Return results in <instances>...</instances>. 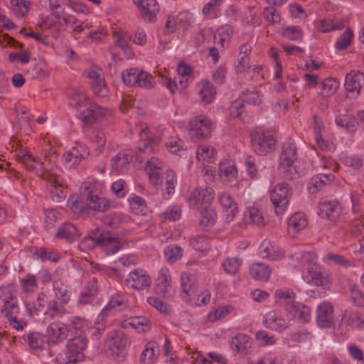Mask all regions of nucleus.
Segmentation results:
<instances>
[{
    "instance_id": "nucleus-1",
    "label": "nucleus",
    "mask_w": 364,
    "mask_h": 364,
    "mask_svg": "<svg viewBox=\"0 0 364 364\" xmlns=\"http://www.w3.org/2000/svg\"><path fill=\"white\" fill-rule=\"evenodd\" d=\"M81 245L92 247H101L108 255L115 254L122 247V242L114 232L99 228L85 237Z\"/></svg>"
},
{
    "instance_id": "nucleus-2",
    "label": "nucleus",
    "mask_w": 364,
    "mask_h": 364,
    "mask_svg": "<svg viewBox=\"0 0 364 364\" xmlns=\"http://www.w3.org/2000/svg\"><path fill=\"white\" fill-rule=\"evenodd\" d=\"M296 146L291 140L286 141L282 145V151L279 157V170L287 179H296L304 171L294 165L296 156Z\"/></svg>"
},
{
    "instance_id": "nucleus-3",
    "label": "nucleus",
    "mask_w": 364,
    "mask_h": 364,
    "mask_svg": "<svg viewBox=\"0 0 364 364\" xmlns=\"http://www.w3.org/2000/svg\"><path fill=\"white\" fill-rule=\"evenodd\" d=\"M87 341L82 336L70 339L67 343L66 350L59 353L55 360L58 364L77 363L84 358L83 351L87 347Z\"/></svg>"
},
{
    "instance_id": "nucleus-4",
    "label": "nucleus",
    "mask_w": 364,
    "mask_h": 364,
    "mask_svg": "<svg viewBox=\"0 0 364 364\" xmlns=\"http://www.w3.org/2000/svg\"><path fill=\"white\" fill-rule=\"evenodd\" d=\"M251 145L253 151L258 155H266L275 144L274 138L261 129H256L251 132Z\"/></svg>"
},
{
    "instance_id": "nucleus-5",
    "label": "nucleus",
    "mask_w": 364,
    "mask_h": 364,
    "mask_svg": "<svg viewBox=\"0 0 364 364\" xmlns=\"http://www.w3.org/2000/svg\"><path fill=\"white\" fill-rule=\"evenodd\" d=\"M291 196V189L287 183L277 184L271 192V200L274 205L277 215H282L289 204Z\"/></svg>"
},
{
    "instance_id": "nucleus-6",
    "label": "nucleus",
    "mask_w": 364,
    "mask_h": 364,
    "mask_svg": "<svg viewBox=\"0 0 364 364\" xmlns=\"http://www.w3.org/2000/svg\"><path fill=\"white\" fill-rule=\"evenodd\" d=\"M211 129L210 119L203 115L194 117L188 124L189 135L194 139H202L209 136Z\"/></svg>"
},
{
    "instance_id": "nucleus-7",
    "label": "nucleus",
    "mask_w": 364,
    "mask_h": 364,
    "mask_svg": "<svg viewBox=\"0 0 364 364\" xmlns=\"http://www.w3.org/2000/svg\"><path fill=\"white\" fill-rule=\"evenodd\" d=\"M316 255L312 252H304V259L301 262V266L306 267L308 272L311 275V280L317 286L325 284L326 279L322 276L320 267L316 263Z\"/></svg>"
},
{
    "instance_id": "nucleus-8",
    "label": "nucleus",
    "mask_w": 364,
    "mask_h": 364,
    "mask_svg": "<svg viewBox=\"0 0 364 364\" xmlns=\"http://www.w3.org/2000/svg\"><path fill=\"white\" fill-rule=\"evenodd\" d=\"M89 154V149L85 145L77 144L76 146L63 154L62 160L66 168H75Z\"/></svg>"
},
{
    "instance_id": "nucleus-9",
    "label": "nucleus",
    "mask_w": 364,
    "mask_h": 364,
    "mask_svg": "<svg viewBox=\"0 0 364 364\" xmlns=\"http://www.w3.org/2000/svg\"><path fill=\"white\" fill-rule=\"evenodd\" d=\"M125 282L128 287L137 291H142L151 286V279L144 269H136L129 273Z\"/></svg>"
},
{
    "instance_id": "nucleus-10",
    "label": "nucleus",
    "mask_w": 364,
    "mask_h": 364,
    "mask_svg": "<svg viewBox=\"0 0 364 364\" xmlns=\"http://www.w3.org/2000/svg\"><path fill=\"white\" fill-rule=\"evenodd\" d=\"M214 191L210 187L196 188L190 195L188 201L193 208H197L199 204L207 206L214 199Z\"/></svg>"
},
{
    "instance_id": "nucleus-11",
    "label": "nucleus",
    "mask_w": 364,
    "mask_h": 364,
    "mask_svg": "<svg viewBox=\"0 0 364 364\" xmlns=\"http://www.w3.org/2000/svg\"><path fill=\"white\" fill-rule=\"evenodd\" d=\"M46 180L49 184L51 200L55 203L63 201L66 196V193L62 178L57 175L48 174Z\"/></svg>"
},
{
    "instance_id": "nucleus-12",
    "label": "nucleus",
    "mask_w": 364,
    "mask_h": 364,
    "mask_svg": "<svg viewBox=\"0 0 364 364\" xmlns=\"http://www.w3.org/2000/svg\"><path fill=\"white\" fill-rule=\"evenodd\" d=\"M46 336L49 346L56 345L66 339L68 330L64 325L60 322L51 323L47 328Z\"/></svg>"
},
{
    "instance_id": "nucleus-13",
    "label": "nucleus",
    "mask_w": 364,
    "mask_h": 364,
    "mask_svg": "<svg viewBox=\"0 0 364 364\" xmlns=\"http://www.w3.org/2000/svg\"><path fill=\"white\" fill-rule=\"evenodd\" d=\"M109 348L113 353H115L119 357L126 347L129 344V338L122 331H114L109 334Z\"/></svg>"
},
{
    "instance_id": "nucleus-14",
    "label": "nucleus",
    "mask_w": 364,
    "mask_h": 364,
    "mask_svg": "<svg viewBox=\"0 0 364 364\" xmlns=\"http://www.w3.org/2000/svg\"><path fill=\"white\" fill-rule=\"evenodd\" d=\"M318 214L322 218L334 220L339 215L338 203L336 200H322L318 204Z\"/></svg>"
},
{
    "instance_id": "nucleus-15",
    "label": "nucleus",
    "mask_w": 364,
    "mask_h": 364,
    "mask_svg": "<svg viewBox=\"0 0 364 364\" xmlns=\"http://www.w3.org/2000/svg\"><path fill=\"white\" fill-rule=\"evenodd\" d=\"M286 311L300 322L306 323L310 320V309L304 304L288 301L286 304Z\"/></svg>"
},
{
    "instance_id": "nucleus-16",
    "label": "nucleus",
    "mask_w": 364,
    "mask_h": 364,
    "mask_svg": "<svg viewBox=\"0 0 364 364\" xmlns=\"http://www.w3.org/2000/svg\"><path fill=\"white\" fill-rule=\"evenodd\" d=\"M105 114L103 107L89 103L85 109L80 111L79 118L86 124H91Z\"/></svg>"
},
{
    "instance_id": "nucleus-17",
    "label": "nucleus",
    "mask_w": 364,
    "mask_h": 364,
    "mask_svg": "<svg viewBox=\"0 0 364 364\" xmlns=\"http://www.w3.org/2000/svg\"><path fill=\"white\" fill-rule=\"evenodd\" d=\"M333 306L328 302L321 304L316 311L318 325L323 328L329 327L333 321Z\"/></svg>"
},
{
    "instance_id": "nucleus-18",
    "label": "nucleus",
    "mask_w": 364,
    "mask_h": 364,
    "mask_svg": "<svg viewBox=\"0 0 364 364\" xmlns=\"http://www.w3.org/2000/svg\"><path fill=\"white\" fill-rule=\"evenodd\" d=\"M134 3L141 8V17L148 21H152L159 10L156 0H134Z\"/></svg>"
},
{
    "instance_id": "nucleus-19",
    "label": "nucleus",
    "mask_w": 364,
    "mask_h": 364,
    "mask_svg": "<svg viewBox=\"0 0 364 364\" xmlns=\"http://www.w3.org/2000/svg\"><path fill=\"white\" fill-rule=\"evenodd\" d=\"M171 276L168 270L166 268H162L156 281V293L162 296H169V291L171 288Z\"/></svg>"
},
{
    "instance_id": "nucleus-20",
    "label": "nucleus",
    "mask_w": 364,
    "mask_h": 364,
    "mask_svg": "<svg viewBox=\"0 0 364 364\" xmlns=\"http://www.w3.org/2000/svg\"><path fill=\"white\" fill-rule=\"evenodd\" d=\"M263 323L265 327L278 331L284 330L289 326V323L275 311L266 314Z\"/></svg>"
},
{
    "instance_id": "nucleus-21",
    "label": "nucleus",
    "mask_w": 364,
    "mask_h": 364,
    "mask_svg": "<svg viewBox=\"0 0 364 364\" xmlns=\"http://www.w3.org/2000/svg\"><path fill=\"white\" fill-rule=\"evenodd\" d=\"M364 82V75L360 72L351 71L348 73L345 79V88L347 92H355L359 95L360 88Z\"/></svg>"
},
{
    "instance_id": "nucleus-22",
    "label": "nucleus",
    "mask_w": 364,
    "mask_h": 364,
    "mask_svg": "<svg viewBox=\"0 0 364 364\" xmlns=\"http://www.w3.org/2000/svg\"><path fill=\"white\" fill-rule=\"evenodd\" d=\"M49 299L44 292H40L38 294L37 299L32 303H28L26 305L27 310L31 316L33 314H46L47 306Z\"/></svg>"
},
{
    "instance_id": "nucleus-23",
    "label": "nucleus",
    "mask_w": 364,
    "mask_h": 364,
    "mask_svg": "<svg viewBox=\"0 0 364 364\" xmlns=\"http://www.w3.org/2000/svg\"><path fill=\"white\" fill-rule=\"evenodd\" d=\"M80 236L78 230L71 223L62 224L55 234V237L65 239L70 242L77 240Z\"/></svg>"
},
{
    "instance_id": "nucleus-24",
    "label": "nucleus",
    "mask_w": 364,
    "mask_h": 364,
    "mask_svg": "<svg viewBox=\"0 0 364 364\" xmlns=\"http://www.w3.org/2000/svg\"><path fill=\"white\" fill-rule=\"evenodd\" d=\"M132 160V154L129 151H121L111 160V166L116 171L127 169Z\"/></svg>"
},
{
    "instance_id": "nucleus-25",
    "label": "nucleus",
    "mask_w": 364,
    "mask_h": 364,
    "mask_svg": "<svg viewBox=\"0 0 364 364\" xmlns=\"http://www.w3.org/2000/svg\"><path fill=\"white\" fill-rule=\"evenodd\" d=\"M307 221L305 215L301 213H296L289 218L288 220V232L294 237L296 233L306 227Z\"/></svg>"
},
{
    "instance_id": "nucleus-26",
    "label": "nucleus",
    "mask_w": 364,
    "mask_h": 364,
    "mask_svg": "<svg viewBox=\"0 0 364 364\" xmlns=\"http://www.w3.org/2000/svg\"><path fill=\"white\" fill-rule=\"evenodd\" d=\"M198 89L201 100L204 103L209 104L213 101L216 89L208 80H201L198 84Z\"/></svg>"
},
{
    "instance_id": "nucleus-27",
    "label": "nucleus",
    "mask_w": 364,
    "mask_h": 364,
    "mask_svg": "<svg viewBox=\"0 0 364 364\" xmlns=\"http://www.w3.org/2000/svg\"><path fill=\"white\" fill-rule=\"evenodd\" d=\"M86 199L90 202V208L94 210L106 211L111 207V202L105 198H100L92 191H88L86 195Z\"/></svg>"
},
{
    "instance_id": "nucleus-28",
    "label": "nucleus",
    "mask_w": 364,
    "mask_h": 364,
    "mask_svg": "<svg viewBox=\"0 0 364 364\" xmlns=\"http://www.w3.org/2000/svg\"><path fill=\"white\" fill-rule=\"evenodd\" d=\"M271 272L269 266L262 262L254 264L250 267V274L257 280L268 281Z\"/></svg>"
},
{
    "instance_id": "nucleus-29",
    "label": "nucleus",
    "mask_w": 364,
    "mask_h": 364,
    "mask_svg": "<svg viewBox=\"0 0 364 364\" xmlns=\"http://www.w3.org/2000/svg\"><path fill=\"white\" fill-rule=\"evenodd\" d=\"M344 323L352 328H364V314L359 311H350L343 315Z\"/></svg>"
},
{
    "instance_id": "nucleus-30",
    "label": "nucleus",
    "mask_w": 364,
    "mask_h": 364,
    "mask_svg": "<svg viewBox=\"0 0 364 364\" xmlns=\"http://www.w3.org/2000/svg\"><path fill=\"white\" fill-rule=\"evenodd\" d=\"M336 124L343 127L347 131L353 132L355 131L358 121L353 115L343 114L338 115L335 119Z\"/></svg>"
},
{
    "instance_id": "nucleus-31",
    "label": "nucleus",
    "mask_w": 364,
    "mask_h": 364,
    "mask_svg": "<svg viewBox=\"0 0 364 364\" xmlns=\"http://www.w3.org/2000/svg\"><path fill=\"white\" fill-rule=\"evenodd\" d=\"M157 348V343L154 341L148 342L142 353H141L140 357V363L141 364H153L156 359V355L155 353V349Z\"/></svg>"
},
{
    "instance_id": "nucleus-32",
    "label": "nucleus",
    "mask_w": 364,
    "mask_h": 364,
    "mask_svg": "<svg viewBox=\"0 0 364 364\" xmlns=\"http://www.w3.org/2000/svg\"><path fill=\"white\" fill-rule=\"evenodd\" d=\"M230 346L237 353H246L250 347V337L246 334L239 333L232 338Z\"/></svg>"
},
{
    "instance_id": "nucleus-33",
    "label": "nucleus",
    "mask_w": 364,
    "mask_h": 364,
    "mask_svg": "<svg viewBox=\"0 0 364 364\" xmlns=\"http://www.w3.org/2000/svg\"><path fill=\"white\" fill-rule=\"evenodd\" d=\"M334 179L333 174H318L313 176L310 180V185L312 187H309V191L311 193L317 191L319 188L323 186L330 183Z\"/></svg>"
},
{
    "instance_id": "nucleus-34",
    "label": "nucleus",
    "mask_w": 364,
    "mask_h": 364,
    "mask_svg": "<svg viewBox=\"0 0 364 364\" xmlns=\"http://www.w3.org/2000/svg\"><path fill=\"white\" fill-rule=\"evenodd\" d=\"M127 306V300L124 296L117 294L113 296L102 313L107 315L108 312L114 309L122 310Z\"/></svg>"
},
{
    "instance_id": "nucleus-35",
    "label": "nucleus",
    "mask_w": 364,
    "mask_h": 364,
    "mask_svg": "<svg viewBox=\"0 0 364 364\" xmlns=\"http://www.w3.org/2000/svg\"><path fill=\"white\" fill-rule=\"evenodd\" d=\"M219 168L221 172L222 177H223L225 180L232 181L237 178V168L231 161H225L220 162Z\"/></svg>"
},
{
    "instance_id": "nucleus-36",
    "label": "nucleus",
    "mask_w": 364,
    "mask_h": 364,
    "mask_svg": "<svg viewBox=\"0 0 364 364\" xmlns=\"http://www.w3.org/2000/svg\"><path fill=\"white\" fill-rule=\"evenodd\" d=\"M53 288L55 296L60 300L62 304H67L70 299V291L68 287L60 281H54Z\"/></svg>"
},
{
    "instance_id": "nucleus-37",
    "label": "nucleus",
    "mask_w": 364,
    "mask_h": 364,
    "mask_svg": "<svg viewBox=\"0 0 364 364\" xmlns=\"http://www.w3.org/2000/svg\"><path fill=\"white\" fill-rule=\"evenodd\" d=\"M22 339L28 343L33 349L39 350L43 348L44 339L43 336L37 332H29L22 336Z\"/></svg>"
},
{
    "instance_id": "nucleus-38",
    "label": "nucleus",
    "mask_w": 364,
    "mask_h": 364,
    "mask_svg": "<svg viewBox=\"0 0 364 364\" xmlns=\"http://www.w3.org/2000/svg\"><path fill=\"white\" fill-rule=\"evenodd\" d=\"M216 220V213L212 208L205 206L204 209L201 211L200 225L201 227L208 230L212 227Z\"/></svg>"
},
{
    "instance_id": "nucleus-39",
    "label": "nucleus",
    "mask_w": 364,
    "mask_h": 364,
    "mask_svg": "<svg viewBox=\"0 0 364 364\" xmlns=\"http://www.w3.org/2000/svg\"><path fill=\"white\" fill-rule=\"evenodd\" d=\"M220 203L227 209L226 219L232 220L235 215L237 208L231 196L226 193H223L220 197Z\"/></svg>"
},
{
    "instance_id": "nucleus-40",
    "label": "nucleus",
    "mask_w": 364,
    "mask_h": 364,
    "mask_svg": "<svg viewBox=\"0 0 364 364\" xmlns=\"http://www.w3.org/2000/svg\"><path fill=\"white\" fill-rule=\"evenodd\" d=\"M135 328L139 333H144L149 329V320L144 316L131 317L126 323Z\"/></svg>"
},
{
    "instance_id": "nucleus-41",
    "label": "nucleus",
    "mask_w": 364,
    "mask_h": 364,
    "mask_svg": "<svg viewBox=\"0 0 364 364\" xmlns=\"http://www.w3.org/2000/svg\"><path fill=\"white\" fill-rule=\"evenodd\" d=\"M245 215L247 220L250 221L258 226H264L266 224L262 212L257 208H249L245 212Z\"/></svg>"
},
{
    "instance_id": "nucleus-42",
    "label": "nucleus",
    "mask_w": 364,
    "mask_h": 364,
    "mask_svg": "<svg viewBox=\"0 0 364 364\" xmlns=\"http://www.w3.org/2000/svg\"><path fill=\"white\" fill-rule=\"evenodd\" d=\"M195 279L191 274H186L181 277V289L184 296H189L196 291Z\"/></svg>"
},
{
    "instance_id": "nucleus-43",
    "label": "nucleus",
    "mask_w": 364,
    "mask_h": 364,
    "mask_svg": "<svg viewBox=\"0 0 364 364\" xmlns=\"http://www.w3.org/2000/svg\"><path fill=\"white\" fill-rule=\"evenodd\" d=\"M282 36L289 41H299L302 38L303 31L300 26H289L283 28Z\"/></svg>"
},
{
    "instance_id": "nucleus-44",
    "label": "nucleus",
    "mask_w": 364,
    "mask_h": 364,
    "mask_svg": "<svg viewBox=\"0 0 364 364\" xmlns=\"http://www.w3.org/2000/svg\"><path fill=\"white\" fill-rule=\"evenodd\" d=\"M137 75V82L136 83L135 87L144 88H152L154 87L155 82L153 77L149 73L144 70H139Z\"/></svg>"
},
{
    "instance_id": "nucleus-45",
    "label": "nucleus",
    "mask_w": 364,
    "mask_h": 364,
    "mask_svg": "<svg viewBox=\"0 0 364 364\" xmlns=\"http://www.w3.org/2000/svg\"><path fill=\"white\" fill-rule=\"evenodd\" d=\"M91 141L92 143L96 144L95 152L96 154H100L106 143V138L104 132L101 129H95L92 132Z\"/></svg>"
},
{
    "instance_id": "nucleus-46",
    "label": "nucleus",
    "mask_w": 364,
    "mask_h": 364,
    "mask_svg": "<svg viewBox=\"0 0 364 364\" xmlns=\"http://www.w3.org/2000/svg\"><path fill=\"white\" fill-rule=\"evenodd\" d=\"M182 255L183 250L179 246L177 245H170L164 250L165 258L171 264L176 262L182 257Z\"/></svg>"
},
{
    "instance_id": "nucleus-47",
    "label": "nucleus",
    "mask_w": 364,
    "mask_h": 364,
    "mask_svg": "<svg viewBox=\"0 0 364 364\" xmlns=\"http://www.w3.org/2000/svg\"><path fill=\"white\" fill-rule=\"evenodd\" d=\"M97 291V288L94 282H89L85 291L82 292L79 302L82 304H89Z\"/></svg>"
},
{
    "instance_id": "nucleus-48",
    "label": "nucleus",
    "mask_w": 364,
    "mask_h": 364,
    "mask_svg": "<svg viewBox=\"0 0 364 364\" xmlns=\"http://www.w3.org/2000/svg\"><path fill=\"white\" fill-rule=\"evenodd\" d=\"M215 151L213 149L202 145L198 148L196 152V158L199 161H208L209 163L212 162L213 159H214Z\"/></svg>"
},
{
    "instance_id": "nucleus-49",
    "label": "nucleus",
    "mask_w": 364,
    "mask_h": 364,
    "mask_svg": "<svg viewBox=\"0 0 364 364\" xmlns=\"http://www.w3.org/2000/svg\"><path fill=\"white\" fill-rule=\"evenodd\" d=\"M65 312V309L62 304H59L56 300H49L45 315L54 318L62 316Z\"/></svg>"
},
{
    "instance_id": "nucleus-50",
    "label": "nucleus",
    "mask_w": 364,
    "mask_h": 364,
    "mask_svg": "<svg viewBox=\"0 0 364 364\" xmlns=\"http://www.w3.org/2000/svg\"><path fill=\"white\" fill-rule=\"evenodd\" d=\"M353 38V33L348 28L343 34L338 38L335 47L338 50L346 49L350 44Z\"/></svg>"
},
{
    "instance_id": "nucleus-51",
    "label": "nucleus",
    "mask_w": 364,
    "mask_h": 364,
    "mask_svg": "<svg viewBox=\"0 0 364 364\" xmlns=\"http://www.w3.org/2000/svg\"><path fill=\"white\" fill-rule=\"evenodd\" d=\"M141 139L144 140V144L143 146H139V151L141 152L144 153H151L153 151L152 144H156L157 142L156 139H154L152 136L149 135V133L146 129H142L141 131Z\"/></svg>"
},
{
    "instance_id": "nucleus-52",
    "label": "nucleus",
    "mask_w": 364,
    "mask_h": 364,
    "mask_svg": "<svg viewBox=\"0 0 364 364\" xmlns=\"http://www.w3.org/2000/svg\"><path fill=\"white\" fill-rule=\"evenodd\" d=\"M176 181V175L174 171L169 170L166 172V189L163 193L164 198H168L174 192V183Z\"/></svg>"
},
{
    "instance_id": "nucleus-53",
    "label": "nucleus",
    "mask_w": 364,
    "mask_h": 364,
    "mask_svg": "<svg viewBox=\"0 0 364 364\" xmlns=\"http://www.w3.org/2000/svg\"><path fill=\"white\" fill-rule=\"evenodd\" d=\"M139 69L138 68H129L124 70L122 73V79L124 84L135 87L136 83L137 82V74Z\"/></svg>"
},
{
    "instance_id": "nucleus-54",
    "label": "nucleus",
    "mask_w": 364,
    "mask_h": 364,
    "mask_svg": "<svg viewBox=\"0 0 364 364\" xmlns=\"http://www.w3.org/2000/svg\"><path fill=\"white\" fill-rule=\"evenodd\" d=\"M147 302L149 305L154 307L161 313H164L165 314H170L171 313V308L168 304L164 303L161 299L155 297V296H149L147 298Z\"/></svg>"
},
{
    "instance_id": "nucleus-55",
    "label": "nucleus",
    "mask_w": 364,
    "mask_h": 364,
    "mask_svg": "<svg viewBox=\"0 0 364 364\" xmlns=\"http://www.w3.org/2000/svg\"><path fill=\"white\" fill-rule=\"evenodd\" d=\"M14 6V11L19 17L24 16L28 12L30 6V1L26 0H11Z\"/></svg>"
},
{
    "instance_id": "nucleus-56",
    "label": "nucleus",
    "mask_w": 364,
    "mask_h": 364,
    "mask_svg": "<svg viewBox=\"0 0 364 364\" xmlns=\"http://www.w3.org/2000/svg\"><path fill=\"white\" fill-rule=\"evenodd\" d=\"M260 255L263 257H267L269 259H277L279 255L276 253L274 250V247L271 245L269 241L264 240L259 248Z\"/></svg>"
},
{
    "instance_id": "nucleus-57",
    "label": "nucleus",
    "mask_w": 364,
    "mask_h": 364,
    "mask_svg": "<svg viewBox=\"0 0 364 364\" xmlns=\"http://www.w3.org/2000/svg\"><path fill=\"white\" fill-rule=\"evenodd\" d=\"M71 100L73 102V105L80 112L82 111L83 107L88 106V98L82 92H75L71 96Z\"/></svg>"
},
{
    "instance_id": "nucleus-58",
    "label": "nucleus",
    "mask_w": 364,
    "mask_h": 364,
    "mask_svg": "<svg viewBox=\"0 0 364 364\" xmlns=\"http://www.w3.org/2000/svg\"><path fill=\"white\" fill-rule=\"evenodd\" d=\"M232 309L233 307L231 306L220 307L209 314V320L212 322H215L218 320L222 319L230 314Z\"/></svg>"
},
{
    "instance_id": "nucleus-59",
    "label": "nucleus",
    "mask_w": 364,
    "mask_h": 364,
    "mask_svg": "<svg viewBox=\"0 0 364 364\" xmlns=\"http://www.w3.org/2000/svg\"><path fill=\"white\" fill-rule=\"evenodd\" d=\"M21 287L24 291L30 293L37 288L36 277L33 274H27L21 280Z\"/></svg>"
},
{
    "instance_id": "nucleus-60",
    "label": "nucleus",
    "mask_w": 364,
    "mask_h": 364,
    "mask_svg": "<svg viewBox=\"0 0 364 364\" xmlns=\"http://www.w3.org/2000/svg\"><path fill=\"white\" fill-rule=\"evenodd\" d=\"M114 36L116 38V43L118 46H119L126 53H132V50L129 46V37L127 36L125 33L123 31L121 32H114Z\"/></svg>"
},
{
    "instance_id": "nucleus-61",
    "label": "nucleus",
    "mask_w": 364,
    "mask_h": 364,
    "mask_svg": "<svg viewBox=\"0 0 364 364\" xmlns=\"http://www.w3.org/2000/svg\"><path fill=\"white\" fill-rule=\"evenodd\" d=\"M130 207L136 214H142L146 210V205L145 200L139 197L134 196L130 200Z\"/></svg>"
},
{
    "instance_id": "nucleus-62",
    "label": "nucleus",
    "mask_w": 364,
    "mask_h": 364,
    "mask_svg": "<svg viewBox=\"0 0 364 364\" xmlns=\"http://www.w3.org/2000/svg\"><path fill=\"white\" fill-rule=\"evenodd\" d=\"M59 213L55 209H47L45 211V227L48 230L52 228L58 219Z\"/></svg>"
},
{
    "instance_id": "nucleus-63",
    "label": "nucleus",
    "mask_w": 364,
    "mask_h": 364,
    "mask_svg": "<svg viewBox=\"0 0 364 364\" xmlns=\"http://www.w3.org/2000/svg\"><path fill=\"white\" fill-rule=\"evenodd\" d=\"M90 86L93 91V93L95 95H97L99 97H105L107 94V88L105 84L103 78L94 81L90 82Z\"/></svg>"
},
{
    "instance_id": "nucleus-64",
    "label": "nucleus",
    "mask_w": 364,
    "mask_h": 364,
    "mask_svg": "<svg viewBox=\"0 0 364 364\" xmlns=\"http://www.w3.org/2000/svg\"><path fill=\"white\" fill-rule=\"evenodd\" d=\"M256 339L262 346L272 345L275 343L276 339L273 335H270L266 331H259L255 335Z\"/></svg>"
}]
</instances>
